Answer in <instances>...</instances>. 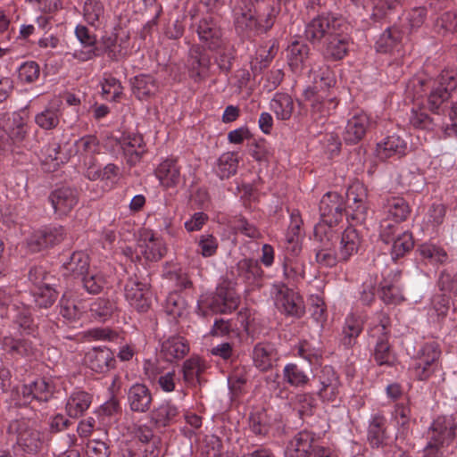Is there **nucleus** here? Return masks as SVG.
Masks as SVG:
<instances>
[{
    "instance_id": "8",
    "label": "nucleus",
    "mask_w": 457,
    "mask_h": 457,
    "mask_svg": "<svg viewBox=\"0 0 457 457\" xmlns=\"http://www.w3.org/2000/svg\"><path fill=\"white\" fill-rule=\"evenodd\" d=\"M389 320L383 317L379 323L371 328L370 331V344H373V357L378 365L390 366L394 362V354L388 342L390 332Z\"/></svg>"
},
{
    "instance_id": "63",
    "label": "nucleus",
    "mask_w": 457,
    "mask_h": 457,
    "mask_svg": "<svg viewBox=\"0 0 457 457\" xmlns=\"http://www.w3.org/2000/svg\"><path fill=\"white\" fill-rule=\"evenodd\" d=\"M199 247V253L204 257H211L214 255L218 250V240L217 238L209 233L202 234L197 241Z\"/></svg>"
},
{
    "instance_id": "33",
    "label": "nucleus",
    "mask_w": 457,
    "mask_h": 457,
    "mask_svg": "<svg viewBox=\"0 0 457 457\" xmlns=\"http://www.w3.org/2000/svg\"><path fill=\"white\" fill-rule=\"evenodd\" d=\"M361 238L357 229L352 226L347 227L341 235L338 253L342 262H346L357 253Z\"/></svg>"
},
{
    "instance_id": "64",
    "label": "nucleus",
    "mask_w": 457,
    "mask_h": 457,
    "mask_svg": "<svg viewBox=\"0 0 457 457\" xmlns=\"http://www.w3.org/2000/svg\"><path fill=\"white\" fill-rule=\"evenodd\" d=\"M399 223L400 222H396L387 216L380 221L379 237L385 243L387 244L397 237L399 234Z\"/></svg>"
},
{
    "instance_id": "41",
    "label": "nucleus",
    "mask_w": 457,
    "mask_h": 457,
    "mask_svg": "<svg viewBox=\"0 0 457 457\" xmlns=\"http://www.w3.org/2000/svg\"><path fill=\"white\" fill-rule=\"evenodd\" d=\"M83 312V307L76 294L66 292L60 301V313L68 320L79 319Z\"/></svg>"
},
{
    "instance_id": "46",
    "label": "nucleus",
    "mask_w": 457,
    "mask_h": 457,
    "mask_svg": "<svg viewBox=\"0 0 457 457\" xmlns=\"http://www.w3.org/2000/svg\"><path fill=\"white\" fill-rule=\"evenodd\" d=\"M386 422V420L382 415L376 414L372 417L368 430V440L372 447L378 448L385 443Z\"/></svg>"
},
{
    "instance_id": "60",
    "label": "nucleus",
    "mask_w": 457,
    "mask_h": 457,
    "mask_svg": "<svg viewBox=\"0 0 457 457\" xmlns=\"http://www.w3.org/2000/svg\"><path fill=\"white\" fill-rule=\"evenodd\" d=\"M21 303L14 295V290L11 288H0V315L8 317L12 314V307Z\"/></svg>"
},
{
    "instance_id": "44",
    "label": "nucleus",
    "mask_w": 457,
    "mask_h": 457,
    "mask_svg": "<svg viewBox=\"0 0 457 457\" xmlns=\"http://www.w3.org/2000/svg\"><path fill=\"white\" fill-rule=\"evenodd\" d=\"M362 331V322L353 315L345 319L342 330L341 344L351 348L357 343V338Z\"/></svg>"
},
{
    "instance_id": "15",
    "label": "nucleus",
    "mask_w": 457,
    "mask_h": 457,
    "mask_svg": "<svg viewBox=\"0 0 457 457\" xmlns=\"http://www.w3.org/2000/svg\"><path fill=\"white\" fill-rule=\"evenodd\" d=\"M84 361L88 369L98 374H106L116 366L114 353L107 347L92 348L86 353Z\"/></svg>"
},
{
    "instance_id": "25",
    "label": "nucleus",
    "mask_w": 457,
    "mask_h": 457,
    "mask_svg": "<svg viewBox=\"0 0 457 457\" xmlns=\"http://www.w3.org/2000/svg\"><path fill=\"white\" fill-rule=\"evenodd\" d=\"M181 167L178 164L175 158H167L163 160L155 169L154 174L161 186L165 188L177 187L181 181Z\"/></svg>"
},
{
    "instance_id": "48",
    "label": "nucleus",
    "mask_w": 457,
    "mask_h": 457,
    "mask_svg": "<svg viewBox=\"0 0 457 457\" xmlns=\"http://www.w3.org/2000/svg\"><path fill=\"white\" fill-rule=\"evenodd\" d=\"M270 418L264 409H257L250 413L249 428L257 436H265L270 430Z\"/></svg>"
},
{
    "instance_id": "18",
    "label": "nucleus",
    "mask_w": 457,
    "mask_h": 457,
    "mask_svg": "<svg viewBox=\"0 0 457 457\" xmlns=\"http://www.w3.org/2000/svg\"><path fill=\"white\" fill-rule=\"evenodd\" d=\"M180 418L179 407L170 400L154 406L149 412V420L156 428H165L175 424Z\"/></svg>"
},
{
    "instance_id": "1",
    "label": "nucleus",
    "mask_w": 457,
    "mask_h": 457,
    "mask_svg": "<svg viewBox=\"0 0 457 457\" xmlns=\"http://www.w3.org/2000/svg\"><path fill=\"white\" fill-rule=\"evenodd\" d=\"M456 88L457 78L453 71H443L435 79H415L409 86L413 96L417 99L426 97L427 107L436 114L445 112Z\"/></svg>"
},
{
    "instance_id": "4",
    "label": "nucleus",
    "mask_w": 457,
    "mask_h": 457,
    "mask_svg": "<svg viewBox=\"0 0 457 457\" xmlns=\"http://www.w3.org/2000/svg\"><path fill=\"white\" fill-rule=\"evenodd\" d=\"M319 442L320 438L314 432L299 431L288 441L285 457H337L331 449Z\"/></svg>"
},
{
    "instance_id": "42",
    "label": "nucleus",
    "mask_w": 457,
    "mask_h": 457,
    "mask_svg": "<svg viewBox=\"0 0 457 457\" xmlns=\"http://www.w3.org/2000/svg\"><path fill=\"white\" fill-rule=\"evenodd\" d=\"M397 281L396 274L394 279L384 278L381 281L379 297L386 304H397L403 300V295Z\"/></svg>"
},
{
    "instance_id": "56",
    "label": "nucleus",
    "mask_w": 457,
    "mask_h": 457,
    "mask_svg": "<svg viewBox=\"0 0 457 457\" xmlns=\"http://www.w3.org/2000/svg\"><path fill=\"white\" fill-rule=\"evenodd\" d=\"M104 4L99 0H87L83 7V15L87 22L96 26V22L104 17Z\"/></svg>"
},
{
    "instance_id": "58",
    "label": "nucleus",
    "mask_w": 457,
    "mask_h": 457,
    "mask_svg": "<svg viewBox=\"0 0 457 457\" xmlns=\"http://www.w3.org/2000/svg\"><path fill=\"white\" fill-rule=\"evenodd\" d=\"M404 0H376L371 13L374 20H381L402 5Z\"/></svg>"
},
{
    "instance_id": "61",
    "label": "nucleus",
    "mask_w": 457,
    "mask_h": 457,
    "mask_svg": "<svg viewBox=\"0 0 457 457\" xmlns=\"http://www.w3.org/2000/svg\"><path fill=\"white\" fill-rule=\"evenodd\" d=\"M183 379L187 384H194L202 371L200 360L198 358H189L184 361L182 369Z\"/></svg>"
},
{
    "instance_id": "21",
    "label": "nucleus",
    "mask_w": 457,
    "mask_h": 457,
    "mask_svg": "<svg viewBox=\"0 0 457 457\" xmlns=\"http://www.w3.org/2000/svg\"><path fill=\"white\" fill-rule=\"evenodd\" d=\"M276 301L278 309L287 315L300 318L304 313L303 299L285 285L277 287Z\"/></svg>"
},
{
    "instance_id": "11",
    "label": "nucleus",
    "mask_w": 457,
    "mask_h": 457,
    "mask_svg": "<svg viewBox=\"0 0 457 457\" xmlns=\"http://www.w3.org/2000/svg\"><path fill=\"white\" fill-rule=\"evenodd\" d=\"M149 283L140 280L137 276L127 280L124 292L126 300L138 312H146L151 307Z\"/></svg>"
},
{
    "instance_id": "55",
    "label": "nucleus",
    "mask_w": 457,
    "mask_h": 457,
    "mask_svg": "<svg viewBox=\"0 0 457 457\" xmlns=\"http://www.w3.org/2000/svg\"><path fill=\"white\" fill-rule=\"evenodd\" d=\"M115 310V304L106 298L99 297L90 305L91 315L99 320H105L111 317Z\"/></svg>"
},
{
    "instance_id": "7",
    "label": "nucleus",
    "mask_w": 457,
    "mask_h": 457,
    "mask_svg": "<svg viewBox=\"0 0 457 457\" xmlns=\"http://www.w3.org/2000/svg\"><path fill=\"white\" fill-rule=\"evenodd\" d=\"M314 247L316 262L321 267H334L342 262L338 252L334 250V243L338 238L337 232H326L324 227H314Z\"/></svg>"
},
{
    "instance_id": "31",
    "label": "nucleus",
    "mask_w": 457,
    "mask_h": 457,
    "mask_svg": "<svg viewBox=\"0 0 457 457\" xmlns=\"http://www.w3.org/2000/svg\"><path fill=\"white\" fill-rule=\"evenodd\" d=\"M384 214L396 222L407 220L411 213V207L407 201L401 196H388L382 204Z\"/></svg>"
},
{
    "instance_id": "20",
    "label": "nucleus",
    "mask_w": 457,
    "mask_h": 457,
    "mask_svg": "<svg viewBox=\"0 0 457 457\" xmlns=\"http://www.w3.org/2000/svg\"><path fill=\"white\" fill-rule=\"evenodd\" d=\"M237 277L251 289L261 287L263 270L257 260L244 258L236 265Z\"/></svg>"
},
{
    "instance_id": "43",
    "label": "nucleus",
    "mask_w": 457,
    "mask_h": 457,
    "mask_svg": "<svg viewBox=\"0 0 457 457\" xmlns=\"http://www.w3.org/2000/svg\"><path fill=\"white\" fill-rule=\"evenodd\" d=\"M62 112L59 107L54 104H50L42 112L35 116L36 124L45 130L55 129L60 122Z\"/></svg>"
},
{
    "instance_id": "28",
    "label": "nucleus",
    "mask_w": 457,
    "mask_h": 457,
    "mask_svg": "<svg viewBox=\"0 0 457 457\" xmlns=\"http://www.w3.org/2000/svg\"><path fill=\"white\" fill-rule=\"evenodd\" d=\"M252 357L254 366L262 371H266L278 359V354L272 344L262 342L254 345Z\"/></svg>"
},
{
    "instance_id": "10",
    "label": "nucleus",
    "mask_w": 457,
    "mask_h": 457,
    "mask_svg": "<svg viewBox=\"0 0 457 457\" xmlns=\"http://www.w3.org/2000/svg\"><path fill=\"white\" fill-rule=\"evenodd\" d=\"M317 395L323 402H334L340 394L341 382L333 367L326 365L314 375Z\"/></svg>"
},
{
    "instance_id": "5",
    "label": "nucleus",
    "mask_w": 457,
    "mask_h": 457,
    "mask_svg": "<svg viewBox=\"0 0 457 457\" xmlns=\"http://www.w3.org/2000/svg\"><path fill=\"white\" fill-rule=\"evenodd\" d=\"M340 29H347L343 20L329 13H322L312 18L306 24L304 35L312 45H320Z\"/></svg>"
},
{
    "instance_id": "16",
    "label": "nucleus",
    "mask_w": 457,
    "mask_h": 457,
    "mask_svg": "<svg viewBox=\"0 0 457 457\" xmlns=\"http://www.w3.org/2000/svg\"><path fill=\"white\" fill-rule=\"evenodd\" d=\"M345 29H340L323 42L322 55L326 60L337 62L347 54L351 38Z\"/></svg>"
},
{
    "instance_id": "49",
    "label": "nucleus",
    "mask_w": 457,
    "mask_h": 457,
    "mask_svg": "<svg viewBox=\"0 0 457 457\" xmlns=\"http://www.w3.org/2000/svg\"><path fill=\"white\" fill-rule=\"evenodd\" d=\"M304 97L307 100H312V98L314 97L312 102V112L320 113L322 116L328 115L337 105V102L335 98L321 100L320 96L315 97V90L311 87L304 91Z\"/></svg>"
},
{
    "instance_id": "17",
    "label": "nucleus",
    "mask_w": 457,
    "mask_h": 457,
    "mask_svg": "<svg viewBox=\"0 0 457 457\" xmlns=\"http://www.w3.org/2000/svg\"><path fill=\"white\" fill-rule=\"evenodd\" d=\"M154 396L152 391L145 384L136 383L127 392V403L135 413H146L152 410Z\"/></svg>"
},
{
    "instance_id": "34",
    "label": "nucleus",
    "mask_w": 457,
    "mask_h": 457,
    "mask_svg": "<svg viewBox=\"0 0 457 457\" xmlns=\"http://www.w3.org/2000/svg\"><path fill=\"white\" fill-rule=\"evenodd\" d=\"M188 351L189 346L181 337H169L161 345V355L169 362L182 359Z\"/></svg>"
},
{
    "instance_id": "32",
    "label": "nucleus",
    "mask_w": 457,
    "mask_h": 457,
    "mask_svg": "<svg viewBox=\"0 0 457 457\" xmlns=\"http://www.w3.org/2000/svg\"><path fill=\"white\" fill-rule=\"evenodd\" d=\"M75 153L84 165L96 162L95 155L99 153L100 145L98 139L92 135H87L74 143Z\"/></svg>"
},
{
    "instance_id": "37",
    "label": "nucleus",
    "mask_w": 457,
    "mask_h": 457,
    "mask_svg": "<svg viewBox=\"0 0 457 457\" xmlns=\"http://www.w3.org/2000/svg\"><path fill=\"white\" fill-rule=\"evenodd\" d=\"M310 47L302 41H294L287 47L288 64L293 71L297 72L303 69L309 59Z\"/></svg>"
},
{
    "instance_id": "59",
    "label": "nucleus",
    "mask_w": 457,
    "mask_h": 457,
    "mask_svg": "<svg viewBox=\"0 0 457 457\" xmlns=\"http://www.w3.org/2000/svg\"><path fill=\"white\" fill-rule=\"evenodd\" d=\"M234 23L236 29L238 33H245L248 29H252L256 26V20L250 10H235L234 11Z\"/></svg>"
},
{
    "instance_id": "12",
    "label": "nucleus",
    "mask_w": 457,
    "mask_h": 457,
    "mask_svg": "<svg viewBox=\"0 0 457 457\" xmlns=\"http://www.w3.org/2000/svg\"><path fill=\"white\" fill-rule=\"evenodd\" d=\"M441 352L437 345L426 344L419 353L414 363L415 377L421 381L428 379L438 366Z\"/></svg>"
},
{
    "instance_id": "53",
    "label": "nucleus",
    "mask_w": 457,
    "mask_h": 457,
    "mask_svg": "<svg viewBox=\"0 0 457 457\" xmlns=\"http://www.w3.org/2000/svg\"><path fill=\"white\" fill-rule=\"evenodd\" d=\"M59 293L50 283L38 287L34 293L35 303L40 308H49L57 300Z\"/></svg>"
},
{
    "instance_id": "23",
    "label": "nucleus",
    "mask_w": 457,
    "mask_h": 457,
    "mask_svg": "<svg viewBox=\"0 0 457 457\" xmlns=\"http://www.w3.org/2000/svg\"><path fill=\"white\" fill-rule=\"evenodd\" d=\"M196 33L200 41L210 50H217L222 44L221 30L212 17H204L199 21Z\"/></svg>"
},
{
    "instance_id": "24",
    "label": "nucleus",
    "mask_w": 457,
    "mask_h": 457,
    "mask_svg": "<svg viewBox=\"0 0 457 457\" xmlns=\"http://www.w3.org/2000/svg\"><path fill=\"white\" fill-rule=\"evenodd\" d=\"M54 392V384L46 378H37L29 385H24L21 394L25 403H31L33 400L37 402H48Z\"/></svg>"
},
{
    "instance_id": "40",
    "label": "nucleus",
    "mask_w": 457,
    "mask_h": 457,
    "mask_svg": "<svg viewBox=\"0 0 457 457\" xmlns=\"http://www.w3.org/2000/svg\"><path fill=\"white\" fill-rule=\"evenodd\" d=\"M294 101L286 93H276L270 101V109L274 112L278 120H287L294 112Z\"/></svg>"
},
{
    "instance_id": "19",
    "label": "nucleus",
    "mask_w": 457,
    "mask_h": 457,
    "mask_svg": "<svg viewBox=\"0 0 457 457\" xmlns=\"http://www.w3.org/2000/svg\"><path fill=\"white\" fill-rule=\"evenodd\" d=\"M48 198L55 214L62 217L68 215L77 205L79 193L75 188L62 187L54 190Z\"/></svg>"
},
{
    "instance_id": "13",
    "label": "nucleus",
    "mask_w": 457,
    "mask_h": 457,
    "mask_svg": "<svg viewBox=\"0 0 457 457\" xmlns=\"http://www.w3.org/2000/svg\"><path fill=\"white\" fill-rule=\"evenodd\" d=\"M429 437L432 438V444H439L449 449L454 439H457L456 419L452 416L438 417L430 427Z\"/></svg>"
},
{
    "instance_id": "36",
    "label": "nucleus",
    "mask_w": 457,
    "mask_h": 457,
    "mask_svg": "<svg viewBox=\"0 0 457 457\" xmlns=\"http://www.w3.org/2000/svg\"><path fill=\"white\" fill-rule=\"evenodd\" d=\"M140 254L148 262H158L166 253V246L162 239L154 235L145 237L138 244Z\"/></svg>"
},
{
    "instance_id": "38",
    "label": "nucleus",
    "mask_w": 457,
    "mask_h": 457,
    "mask_svg": "<svg viewBox=\"0 0 457 457\" xmlns=\"http://www.w3.org/2000/svg\"><path fill=\"white\" fill-rule=\"evenodd\" d=\"M92 396L85 391L72 393L66 403V411L71 418H79L89 408Z\"/></svg>"
},
{
    "instance_id": "6",
    "label": "nucleus",
    "mask_w": 457,
    "mask_h": 457,
    "mask_svg": "<svg viewBox=\"0 0 457 457\" xmlns=\"http://www.w3.org/2000/svg\"><path fill=\"white\" fill-rule=\"evenodd\" d=\"M320 220L315 227L326 228V232H337L334 228L344 216L345 212V201L337 192L325 194L320 201Z\"/></svg>"
},
{
    "instance_id": "51",
    "label": "nucleus",
    "mask_w": 457,
    "mask_h": 457,
    "mask_svg": "<svg viewBox=\"0 0 457 457\" xmlns=\"http://www.w3.org/2000/svg\"><path fill=\"white\" fill-rule=\"evenodd\" d=\"M284 380L293 386H303L308 384V374L297 364H287L283 370Z\"/></svg>"
},
{
    "instance_id": "47",
    "label": "nucleus",
    "mask_w": 457,
    "mask_h": 457,
    "mask_svg": "<svg viewBox=\"0 0 457 457\" xmlns=\"http://www.w3.org/2000/svg\"><path fill=\"white\" fill-rule=\"evenodd\" d=\"M103 51V54H106L108 58L113 62H119L126 56L127 51L117 42L114 36L103 37L98 46Z\"/></svg>"
},
{
    "instance_id": "52",
    "label": "nucleus",
    "mask_w": 457,
    "mask_h": 457,
    "mask_svg": "<svg viewBox=\"0 0 457 457\" xmlns=\"http://www.w3.org/2000/svg\"><path fill=\"white\" fill-rule=\"evenodd\" d=\"M7 128L11 138L18 142L22 141L26 137L29 129L26 119L17 112L12 114Z\"/></svg>"
},
{
    "instance_id": "54",
    "label": "nucleus",
    "mask_w": 457,
    "mask_h": 457,
    "mask_svg": "<svg viewBox=\"0 0 457 457\" xmlns=\"http://www.w3.org/2000/svg\"><path fill=\"white\" fill-rule=\"evenodd\" d=\"M403 38L402 31L396 27L388 28L380 36V38L377 42L378 51L388 52L396 46Z\"/></svg>"
},
{
    "instance_id": "62",
    "label": "nucleus",
    "mask_w": 457,
    "mask_h": 457,
    "mask_svg": "<svg viewBox=\"0 0 457 457\" xmlns=\"http://www.w3.org/2000/svg\"><path fill=\"white\" fill-rule=\"evenodd\" d=\"M283 271L287 278L298 280L303 278L304 270L303 265L297 259L292 257H286L283 262Z\"/></svg>"
},
{
    "instance_id": "30",
    "label": "nucleus",
    "mask_w": 457,
    "mask_h": 457,
    "mask_svg": "<svg viewBox=\"0 0 457 457\" xmlns=\"http://www.w3.org/2000/svg\"><path fill=\"white\" fill-rule=\"evenodd\" d=\"M7 318L12 320L21 334L36 336L37 324L31 317L29 310L23 304L13 305L12 314Z\"/></svg>"
},
{
    "instance_id": "14",
    "label": "nucleus",
    "mask_w": 457,
    "mask_h": 457,
    "mask_svg": "<svg viewBox=\"0 0 457 457\" xmlns=\"http://www.w3.org/2000/svg\"><path fill=\"white\" fill-rule=\"evenodd\" d=\"M347 199L350 203L348 210L345 213L356 223L362 224L367 217L369 207L367 204V194L363 186L358 184L352 186L347 192Z\"/></svg>"
},
{
    "instance_id": "3",
    "label": "nucleus",
    "mask_w": 457,
    "mask_h": 457,
    "mask_svg": "<svg viewBox=\"0 0 457 457\" xmlns=\"http://www.w3.org/2000/svg\"><path fill=\"white\" fill-rule=\"evenodd\" d=\"M7 433L15 437V448L24 454L35 455L43 449L45 443L43 434L29 419L21 418L12 420L8 425Z\"/></svg>"
},
{
    "instance_id": "39",
    "label": "nucleus",
    "mask_w": 457,
    "mask_h": 457,
    "mask_svg": "<svg viewBox=\"0 0 457 457\" xmlns=\"http://www.w3.org/2000/svg\"><path fill=\"white\" fill-rule=\"evenodd\" d=\"M133 94L138 98L143 99L154 95L157 92L158 86L154 78L147 74H140L130 79Z\"/></svg>"
},
{
    "instance_id": "50",
    "label": "nucleus",
    "mask_w": 457,
    "mask_h": 457,
    "mask_svg": "<svg viewBox=\"0 0 457 457\" xmlns=\"http://www.w3.org/2000/svg\"><path fill=\"white\" fill-rule=\"evenodd\" d=\"M391 255L394 260L403 257L412 250L414 241L411 233L403 231L397 235L393 240Z\"/></svg>"
},
{
    "instance_id": "45",
    "label": "nucleus",
    "mask_w": 457,
    "mask_h": 457,
    "mask_svg": "<svg viewBox=\"0 0 457 457\" xmlns=\"http://www.w3.org/2000/svg\"><path fill=\"white\" fill-rule=\"evenodd\" d=\"M237 167V154L233 152H228L220 156L214 171L220 179H226L236 174Z\"/></svg>"
},
{
    "instance_id": "26",
    "label": "nucleus",
    "mask_w": 457,
    "mask_h": 457,
    "mask_svg": "<svg viewBox=\"0 0 457 457\" xmlns=\"http://www.w3.org/2000/svg\"><path fill=\"white\" fill-rule=\"evenodd\" d=\"M407 143L397 134L386 137L377 144L376 153L378 159L385 161L391 157L400 158L406 154Z\"/></svg>"
},
{
    "instance_id": "22",
    "label": "nucleus",
    "mask_w": 457,
    "mask_h": 457,
    "mask_svg": "<svg viewBox=\"0 0 457 457\" xmlns=\"http://www.w3.org/2000/svg\"><path fill=\"white\" fill-rule=\"evenodd\" d=\"M371 127V120L369 115L359 112L353 115L345 128L343 137L345 143L354 145L360 142Z\"/></svg>"
},
{
    "instance_id": "57",
    "label": "nucleus",
    "mask_w": 457,
    "mask_h": 457,
    "mask_svg": "<svg viewBox=\"0 0 457 457\" xmlns=\"http://www.w3.org/2000/svg\"><path fill=\"white\" fill-rule=\"evenodd\" d=\"M310 78H312L314 84H320V88H328L335 84L333 71L327 65L320 67L318 70L312 67L310 71Z\"/></svg>"
},
{
    "instance_id": "29",
    "label": "nucleus",
    "mask_w": 457,
    "mask_h": 457,
    "mask_svg": "<svg viewBox=\"0 0 457 457\" xmlns=\"http://www.w3.org/2000/svg\"><path fill=\"white\" fill-rule=\"evenodd\" d=\"M421 262L433 266L445 265L449 262L446 250L434 243H423L416 250Z\"/></svg>"
},
{
    "instance_id": "2",
    "label": "nucleus",
    "mask_w": 457,
    "mask_h": 457,
    "mask_svg": "<svg viewBox=\"0 0 457 457\" xmlns=\"http://www.w3.org/2000/svg\"><path fill=\"white\" fill-rule=\"evenodd\" d=\"M63 275L79 278L82 288L90 295L100 294L105 284L104 276L90 267L88 254L82 251L73 252L62 263Z\"/></svg>"
},
{
    "instance_id": "35",
    "label": "nucleus",
    "mask_w": 457,
    "mask_h": 457,
    "mask_svg": "<svg viewBox=\"0 0 457 457\" xmlns=\"http://www.w3.org/2000/svg\"><path fill=\"white\" fill-rule=\"evenodd\" d=\"M187 62L190 76L195 80H200L202 79V72L207 71L211 64L209 55L199 46H193L190 49Z\"/></svg>"
},
{
    "instance_id": "27",
    "label": "nucleus",
    "mask_w": 457,
    "mask_h": 457,
    "mask_svg": "<svg viewBox=\"0 0 457 457\" xmlns=\"http://www.w3.org/2000/svg\"><path fill=\"white\" fill-rule=\"evenodd\" d=\"M120 146L130 166L138 163L146 153L145 143L140 134H129L122 137Z\"/></svg>"
},
{
    "instance_id": "9",
    "label": "nucleus",
    "mask_w": 457,
    "mask_h": 457,
    "mask_svg": "<svg viewBox=\"0 0 457 457\" xmlns=\"http://www.w3.org/2000/svg\"><path fill=\"white\" fill-rule=\"evenodd\" d=\"M239 298L233 284L229 280H223L216 287L215 292L207 299V307L216 313H227L236 310Z\"/></svg>"
}]
</instances>
